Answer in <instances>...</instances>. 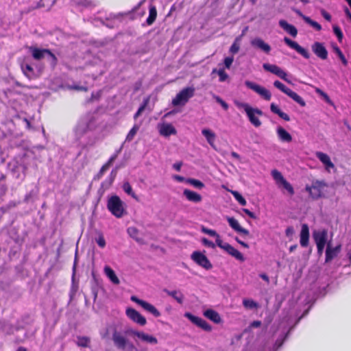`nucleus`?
<instances>
[{
  "instance_id": "nucleus-46",
  "label": "nucleus",
  "mask_w": 351,
  "mask_h": 351,
  "mask_svg": "<svg viewBox=\"0 0 351 351\" xmlns=\"http://www.w3.org/2000/svg\"><path fill=\"white\" fill-rule=\"evenodd\" d=\"M139 130V126L137 125H134L132 128L130 130L128 134L126 136L125 141H131L134 138V136L136 134L137 132Z\"/></svg>"
},
{
  "instance_id": "nucleus-35",
  "label": "nucleus",
  "mask_w": 351,
  "mask_h": 351,
  "mask_svg": "<svg viewBox=\"0 0 351 351\" xmlns=\"http://www.w3.org/2000/svg\"><path fill=\"white\" fill-rule=\"evenodd\" d=\"M47 62L49 64V66L52 70L55 69L56 66L58 65V58L56 53H53L52 51L49 49V53H47L46 57Z\"/></svg>"
},
{
  "instance_id": "nucleus-30",
  "label": "nucleus",
  "mask_w": 351,
  "mask_h": 351,
  "mask_svg": "<svg viewBox=\"0 0 351 351\" xmlns=\"http://www.w3.org/2000/svg\"><path fill=\"white\" fill-rule=\"evenodd\" d=\"M277 134L279 139L282 142L289 143L292 141L291 135L280 126L277 128Z\"/></svg>"
},
{
  "instance_id": "nucleus-19",
  "label": "nucleus",
  "mask_w": 351,
  "mask_h": 351,
  "mask_svg": "<svg viewBox=\"0 0 351 351\" xmlns=\"http://www.w3.org/2000/svg\"><path fill=\"white\" fill-rule=\"evenodd\" d=\"M300 243L303 247H307L309 243V228L308 226L306 223L302 225L300 234Z\"/></svg>"
},
{
  "instance_id": "nucleus-17",
  "label": "nucleus",
  "mask_w": 351,
  "mask_h": 351,
  "mask_svg": "<svg viewBox=\"0 0 351 351\" xmlns=\"http://www.w3.org/2000/svg\"><path fill=\"white\" fill-rule=\"evenodd\" d=\"M341 245H338L335 247H331L330 242L328 243L327 247L326 250V263L330 262L333 258H335L339 253L341 252Z\"/></svg>"
},
{
  "instance_id": "nucleus-26",
  "label": "nucleus",
  "mask_w": 351,
  "mask_h": 351,
  "mask_svg": "<svg viewBox=\"0 0 351 351\" xmlns=\"http://www.w3.org/2000/svg\"><path fill=\"white\" fill-rule=\"evenodd\" d=\"M163 291L168 295L172 297L178 304H182L184 302V296L179 290L170 291L167 289H164Z\"/></svg>"
},
{
  "instance_id": "nucleus-63",
  "label": "nucleus",
  "mask_w": 351,
  "mask_h": 351,
  "mask_svg": "<svg viewBox=\"0 0 351 351\" xmlns=\"http://www.w3.org/2000/svg\"><path fill=\"white\" fill-rule=\"evenodd\" d=\"M215 237H216V244L217 245L224 250V247L226 245H228V243H223L222 240L220 238V236L217 234V236H215Z\"/></svg>"
},
{
  "instance_id": "nucleus-27",
  "label": "nucleus",
  "mask_w": 351,
  "mask_h": 351,
  "mask_svg": "<svg viewBox=\"0 0 351 351\" xmlns=\"http://www.w3.org/2000/svg\"><path fill=\"white\" fill-rule=\"evenodd\" d=\"M204 315L215 324H220L222 319L220 315L213 309H207L204 312Z\"/></svg>"
},
{
  "instance_id": "nucleus-47",
  "label": "nucleus",
  "mask_w": 351,
  "mask_h": 351,
  "mask_svg": "<svg viewBox=\"0 0 351 351\" xmlns=\"http://www.w3.org/2000/svg\"><path fill=\"white\" fill-rule=\"evenodd\" d=\"M231 193L241 206H245L247 204V202L245 198L238 191H232Z\"/></svg>"
},
{
  "instance_id": "nucleus-12",
  "label": "nucleus",
  "mask_w": 351,
  "mask_h": 351,
  "mask_svg": "<svg viewBox=\"0 0 351 351\" xmlns=\"http://www.w3.org/2000/svg\"><path fill=\"white\" fill-rule=\"evenodd\" d=\"M285 43L291 49L295 50L299 54L303 56L305 59H309L311 57L310 53L304 47H301L298 43L291 40L288 37H285L283 39Z\"/></svg>"
},
{
  "instance_id": "nucleus-11",
  "label": "nucleus",
  "mask_w": 351,
  "mask_h": 351,
  "mask_svg": "<svg viewBox=\"0 0 351 351\" xmlns=\"http://www.w3.org/2000/svg\"><path fill=\"white\" fill-rule=\"evenodd\" d=\"M263 68L273 74H275L280 79L285 80L288 83H291V82L287 78V74L285 71H284L282 69L278 66L276 64H270L269 63H264L263 64Z\"/></svg>"
},
{
  "instance_id": "nucleus-48",
  "label": "nucleus",
  "mask_w": 351,
  "mask_h": 351,
  "mask_svg": "<svg viewBox=\"0 0 351 351\" xmlns=\"http://www.w3.org/2000/svg\"><path fill=\"white\" fill-rule=\"evenodd\" d=\"M90 339L87 337H78L77 345L80 347L86 348L88 347Z\"/></svg>"
},
{
  "instance_id": "nucleus-39",
  "label": "nucleus",
  "mask_w": 351,
  "mask_h": 351,
  "mask_svg": "<svg viewBox=\"0 0 351 351\" xmlns=\"http://www.w3.org/2000/svg\"><path fill=\"white\" fill-rule=\"evenodd\" d=\"M332 49H333L334 52L337 55V56L341 60L342 64L346 66L348 64V62L347 59L346 58L345 56L343 55V53H342L340 48L337 45H333Z\"/></svg>"
},
{
  "instance_id": "nucleus-60",
  "label": "nucleus",
  "mask_w": 351,
  "mask_h": 351,
  "mask_svg": "<svg viewBox=\"0 0 351 351\" xmlns=\"http://www.w3.org/2000/svg\"><path fill=\"white\" fill-rule=\"evenodd\" d=\"M202 232L206 234H208L209 236H211V237H215V236H217V233L215 230H211V229H208L207 228H205V227H202Z\"/></svg>"
},
{
  "instance_id": "nucleus-25",
  "label": "nucleus",
  "mask_w": 351,
  "mask_h": 351,
  "mask_svg": "<svg viewBox=\"0 0 351 351\" xmlns=\"http://www.w3.org/2000/svg\"><path fill=\"white\" fill-rule=\"evenodd\" d=\"M279 25L291 36L295 37L298 34V30L295 26L288 23L285 20H280Z\"/></svg>"
},
{
  "instance_id": "nucleus-34",
  "label": "nucleus",
  "mask_w": 351,
  "mask_h": 351,
  "mask_svg": "<svg viewBox=\"0 0 351 351\" xmlns=\"http://www.w3.org/2000/svg\"><path fill=\"white\" fill-rule=\"evenodd\" d=\"M142 308L152 314L155 317H158L161 315L160 311L154 305L146 301L143 304Z\"/></svg>"
},
{
  "instance_id": "nucleus-61",
  "label": "nucleus",
  "mask_w": 351,
  "mask_h": 351,
  "mask_svg": "<svg viewBox=\"0 0 351 351\" xmlns=\"http://www.w3.org/2000/svg\"><path fill=\"white\" fill-rule=\"evenodd\" d=\"M128 232L130 234V236L134 239H135L136 241L138 240L136 236L138 234V230L134 227H130L128 228Z\"/></svg>"
},
{
  "instance_id": "nucleus-14",
  "label": "nucleus",
  "mask_w": 351,
  "mask_h": 351,
  "mask_svg": "<svg viewBox=\"0 0 351 351\" xmlns=\"http://www.w3.org/2000/svg\"><path fill=\"white\" fill-rule=\"evenodd\" d=\"M125 313L131 320L140 326H145L147 323L146 319L134 308H128Z\"/></svg>"
},
{
  "instance_id": "nucleus-8",
  "label": "nucleus",
  "mask_w": 351,
  "mask_h": 351,
  "mask_svg": "<svg viewBox=\"0 0 351 351\" xmlns=\"http://www.w3.org/2000/svg\"><path fill=\"white\" fill-rule=\"evenodd\" d=\"M245 85L250 89L261 96L266 101H269L271 98V93L265 88L249 80L245 81Z\"/></svg>"
},
{
  "instance_id": "nucleus-62",
  "label": "nucleus",
  "mask_w": 351,
  "mask_h": 351,
  "mask_svg": "<svg viewBox=\"0 0 351 351\" xmlns=\"http://www.w3.org/2000/svg\"><path fill=\"white\" fill-rule=\"evenodd\" d=\"M114 181L107 178L105 181H104L101 184V188L104 190L108 189L113 183Z\"/></svg>"
},
{
  "instance_id": "nucleus-23",
  "label": "nucleus",
  "mask_w": 351,
  "mask_h": 351,
  "mask_svg": "<svg viewBox=\"0 0 351 351\" xmlns=\"http://www.w3.org/2000/svg\"><path fill=\"white\" fill-rule=\"evenodd\" d=\"M251 45L256 48L263 51L266 53H269L271 51V47L260 38H256L251 41Z\"/></svg>"
},
{
  "instance_id": "nucleus-6",
  "label": "nucleus",
  "mask_w": 351,
  "mask_h": 351,
  "mask_svg": "<svg viewBox=\"0 0 351 351\" xmlns=\"http://www.w3.org/2000/svg\"><path fill=\"white\" fill-rule=\"evenodd\" d=\"M107 208L117 218L123 217L125 213L123 208V202L117 195H113L108 199Z\"/></svg>"
},
{
  "instance_id": "nucleus-15",
  "label": "nucleus",
  "mask_w": 351,
  "mask_h": 351,
  "mask_svg": "<svg viewBox=\"0 0 351 351\" xmlns=\"http://www.w3.org/2000/svg\"><path fill=\"white\" fill-rule=\"evenodd\" d=\"M313 52L320 59L326 60L328 58V51L324 47V43L319 42H315L312 46Z\"/></svg>"
},
{
  "instance_id": "nucleus-10",
  "label": "nucleus",
  "mask_w": 351,
  "mask_h": 351,
  "mask_svg": "<svg viewBox=\"0 0 351 351\" xmlns=\"http://www.w3.org/2000/svg\"><path fill=\"white\" fill-rule=\"evenodd\" d=\"M184 317L189 319L193 324L201 328L206 332H210L212 330L211 326L206 322L204 319L197 316L193 315L191 313L186 312L184 313Z\"/></svg>"
},
{
  "instance_id": "nucleus-42",
  "label": "nucleus",
  "mask_w": 351,
  "mask_h": 351,
  "mask_svg": "<svg viewBox=\"0 0 351 351\" xmlns=\"http://www.w3.org/2000/svg\"><path fill=\"white\" fill-rule=\"evenodd\" d=\"M122 188L125 193L130 195L134 199H138L136 195L135 194V193H134L132 188L128 182H125L123 184Z\"/></svg>"
},
{
  "instance_id": "nucleus-20",
  "label": "nucleus",
  "mask_w": 351,
  "mask_h": 351,
  "mask_svg": "<svg viewBox=\"0 0 351 351\" xmlns=\"http://www.w3.org/2000/svg\"><path fill=\"white\" fill-rule=\"evenodd\" d=\"M21 68L23 74L29 80L35 79L38 77L34 68L32 67L30 63L24 61L21 64Z\"/></svg>"
},
{
  "instance_id": "nucleus-64",
  "label": "nucleus",
  "mask_w": 351,
  "mask_h": 351,
  "mask_svg": "<svg viewBox=\"0 0 351 351\" xmlns=\"http://www.w3.org/2000/svg\"><path fill=\"white\" fill-rule=\"evenodd\" d=\"M234 61V58L232 56L226 57L224 59V66L226 69H230L232 62Z\"/></svg>"
},
{
  "instance_id": "nucleus-24",
  "label": "nucleus",
  "mask_w": 351,
  "mask_h": 351,
  "mask_svg": "<svg viewBox=\"0 0 351 351\" xmlns=\"http://www.w3.org/2000/svg\"><path fill=\"white\" fill-rule=\"evenodd\" d=\"M224 250L230 255L235 258L237 260L243 262L245 261V258L243 255L238 251L237 249H235L234 247H232L229 243L226 245L224 247Z\"/></svg>"
},
{
  "instance_id": "nucleus-44",
  "label": "nucleus",
  "mask_w": 351,
  "mask_h": 351,
  "mask_svg": "<svg viewBox=\"0 0 351 351\" xmlns=\"http://www.w3.org/2000/svg\"><path fill=\"white\" fill-rule=\"evenodd\" d=\"M243 305L245 308L248 309L256 308L258 306V304L251 299H244L243 300Z\"/></svg>"
},
{
  "instance_id": "nucleus-16",
  "label": "nucleus",
  "mask_w": 351,
  "mask_h": 351,
  "mask_svg": "<svg viewBox=\"0 0 351 351\" xmlns=\"http://www.w3.org/2000/svg\"><path fill=\"white\" fill-rule=\"evenodd\" d=\"M312 237L316 245H326L328 239V231L326 229L314 230Z\"/></svg>"
},
{
  "instance_id": "nucleus-59",
  "label": "nucleus",
  "mask_w": 351,
  "mask_h": 351,
  "mask_svg": "<svg viewBox=\"0 0 351 351\" xmlns=\"http://www.w3.org/2000/svg\"><path fill=\"white\" fill-rule=\"evenodd\" d=\"M96 242L97 245L101 248H104L106 246V241L104 236L101 234H100L99 237L96 239Z\"/></svg>"
},
{
  "instance_id": "nucleus-56",
  "label": "nucleus",
  "mask_w": 351,
  "mask_h": 351,
  "mask_svg": "<svg viewBox=\"0 0 351 351\" xmlns=\"http://www.w3.org/2000/svg\"><path fill=\"white\" fill-rule=\"evenodd\" d=\"M213 98L215 99V101L219 104L221 107L225 110H227L229 108V106L228 104L225 101H223L220 97L217 96V95H213Z\"/></svg>"
},
{
  "instance_id": "nucleus-37",
  "label": "nucleus",
  "mask_w": 351,
  "mask_h": 351,
  "mask_svg": "<svg viewBox=\"0 0 351 351\" xmlns=\"http://www.w3.org/2000/svg\"><path fill=\"white\" fill-rule=\"evenodd\" d=\"M157 16V10L155 6L151 5L149 10V16L146 20V23L148 25H151L156 21Z\"/></svg>"
},
{
  "instance_id": "nucleus-36",
  "label": "nucleus",
  "mask_w": 351,
  "mask_h": 351,
  "mask_svg": "<svg viewBox=\"0 0 351 351\" xmlns=\"http://www.w3.org/2000/svg\"><path fill=\"white\" fill-rule=\"evenodd\" d=\"M202 134L206 138L207 142L211 146H213V143L216 137L215 134L209 129H203L202 130Z\"/></svg>"
},
{
  "instance_id": "nucleus-18",
  "label": "nucleus",
  "mask_w": 351,
  "mask_h": 351,
  "mask_svg": "<svg viewBox=\"0 0 351 351\" xmlns=\"http://www.w3.org/2000/svg\"><path fill=\"white\" fill-rule=\"evenodd\" d=\"M28 49L36 60H41L46 57L47 53H49V49H40L34 46H30Z\"/></svg>"
},
{
  "instance_id": "nucleus-4",
  "label": "nucleus",
  "mask_w": 351,
  "mask_h": 351,
  "mask_svg": "<svg viewBox=\"0 0 351 351\" xmlns=\"http://www.w3.org/2000/svg\"><path fill=\"white\" fill-rule=\"evenodd\" d=\"M114 346L122 351H133L134 346L119 331L114 329L112 335Z\"/></svg>"
},
{
  "instance_id": "nucleus-21",
  "label": "nucleus",
  "mask_w": 351,
  "mask_h": 351,
  "mask_svg": "<svg viewBox=\"0 0 351 351\" xmlns=\"http://www.w3.org/2000/svg\"><path fill=\"white\" fill-rule=\"evenodd\" d=\"M226 220L229 226L237 232L241 233L244 235H249L250 232L247 229L242 228L236 219L231 217H226Z\"/></svg>"
},
{
  "instance_id": "nucleus-29",
  "label": "nucleus",
  "mask_w": 351,
  "mask_h": 351,
  "mask_svg": "<svg viewBox=\"0 0 351 351\" xmlns=\"http://www.w3.org/2000/svg\"><path fill=\"white\" fill-rule=\"evenodd\" d=\"M316 156L325 165L326 169H328L334 167L333 163L326 154L318 152L316 153Z\"/></svg>"
},
{
  "instance_id": "nucleus-55",
  "label": "nucleus",
  "mask_w": 351,
  "mask_h": 351,
  "mask_svg": "<svg viewBox=\"0 0 351 351\" xmlns=\"http://www.w3.org/2000/svg\"><path fill=\"white\" fill-rule=\"evenodd\" d=\"M37 191L32 190L28 193H27L24 197V202L25 203H28L32 200V199L36 196Z\"/></svg>"
},
{
  "instance_id": "nucleus-58",
  "label": "nucleus",
  "mask_w": 351,
  "mask_h": 351,
  "mask_svg": "<svg viewBox=\"0 0 351 351\" xmlns=\"http://www.w3.org/2000/svg\"><path fill=\"white\" fill-rule=\"evenodd\" d=\"M108 168L109 167L106 164H104L100 169L98 173L94 177V180H99L104 175V172L106 171Z\"/></svg>"
},
{
  "instance_id": "nucleus-51",
  "label": "nucleus",
  "mask_w": 351,
  "mask_h": 351,
  "mask_svg": "<svg viewBox=\"0 0 351 351\" xmlns=\"http://www.w3.org/2000/svg\"><path fill=\"white\" fill-rule=\"evenodd\" d=\"M217 72L219 76V81L220 82H225L228 78V75L225 72L223 69H220L218 71H217L216 69H214L213 70V73Z\"/></svg>"
},
{
  "instance_id": "nucleus-40",
  "label": "nucleus",
  "mask_w": 351,
  "mask_h": 351,
  "mask_svg": "<svg viewBox=\"0 0 351 351\" xmlns=\"http://www.w3.org/2000/svg\"><path fill=\"white\" fill-rule=\"evenodd\" d=\"M186 183L193 186L197 189H202L205 186V184L202 181L195 178H186Z\"/></svg>"
},
{
  "instance_id": "nucleus-1",
  "label": "nucleus",
  "mask_w": 351,
  "mask_h": 351,
  "mask_svg": "<svg viewBox=\"0 0 351 351\" xmlns=\"http://www.w3.org/2000/svg\"><path fill=\"white\" fill-rule=\"evenodd\" d=\"M37 160L34 150H25L22 154L16 156L8 163V169L12 176L19 182H22L29 169H36Z\"/></svg>"
},
{
  "instance_id": "nucleus-33",
  "label": "nucleus",
  "mask_w": 351,
  "mask_h": 351,
  "mask_svg": "<svg viewBox=\"0 0 351 351\" xmlns=\"http://www.w3.org/2000/svg\"><path fill=\"white\" fill-rule=\"evenodd\" d=\"M247 29V27H245V29L243 31L241 35L237 36L235 39L231 47H230L229 51L233 54L237 53L240 49V43L241 40L242 36L245 34V31Z\"/></svg>"
},
{
  "instance_id": "nucleus-22",
  "label": "nucleus",
  "mask_w": 351,
  "mask_h": 351,
  "mask_svg": "<svg viewBox=\"0 0 351 351\" xmlns=\"http://www.w3.org/2000/svg\"><path fill=\"white\" fill-rule=\"evenodd\" d=\"M183 195L188 201L193 203H199L202 200V197L200 194L188 189H185L183 191Z\"/></svg>"
},
{
  "instance_id": "nucleus-2",
  "label": "nucleus",
  "mask_w": 351,
  "mask_h": 351,
  "mask_svg": "<svg viewBox=\"0 0 351 351\" xmlns=\"http://www.w3.org/2000/svg\"><path fill=\"white\" fill-rule=\"evenodd\" d=\"M90 123V119L89 117H84L80 119L75 128V136L77 141L82 147H85L87 145V142L84 141V136L88 134L89 131V125Z\"/></svg>"
},
{
  "instance_id": "nucleus-7",
  "label": "nucleus",
  "mask_w": 351,
  "mask_h": 351,
  "mask_svg": "<svg viewBox=\"0 0 351 351\" xmlns=\"http://www.w3.org/2000/svg\"><path fill=\"white\" fill-rule=\"evenodd\" d=\"M326 186L324 181L316 180L311 186L306 185L305 189L313 199H317L322 197V190Z\"/></svg>"
},
{
  "instance_id": "nucleus-32",
  "label": "nucleus",
  "mask_w": 351,
  "mask_h": 351,
  "mask_svg": "<svg viewBox=\"0 0 351 351\" xmlns=\"http://www.w3.org/2000/svg\"><path fill=\"white\" fill-rule=\"evenodd\" d=\"M104 272L113 284L119 285L120 283V280L117 276L115 272L110 267L106 266L104 268Z\"/></svg>"
},
{
  "instance_id": "nucleus-49",
  "label": "nucleus",
  "mask_w": 351,
  "mask_h": 351,
  "mask_svg": "<svg viewBox=\"0 0 351 351\" xmlns=\"http://www.w3.org/2000/svg\"><path fill=\"white\" fill-rule=\"evenodd\" d=\"M271 174L273 178L277 182V184H280L281 182H282L285 180L282 173L276 169L272 170Z\"/></svg>"
},
{
  "instance_id": "nucleus-50",
  "label": "nucleus",
  "mask_w": 351,
  "mask_h": 351,
  "mask_svg": "<svg viewBox=\"0 0 351 351\" xmlns=\"http://www.w3.org/2000/svg\"><path fill=\"white\" fill-rule=\"evenodd\" d=\"M274 86L286 95L290 90V88L287 87L285 84L278 80H276L274 82Z\"/></svg>"
},
{
  "instance_id": "nucleus-28",
  "label": "nucleus",
  "mask_w": 351,
  "mask_h": 351,
  "mask_svg": "<svg viewBox=\"0 0 351 351\" xmlns=\"http://www.w3.org/2000/svg\"><path fill=\"white\" fill-rule=\"evenodd\" d=\"M160 133L164 136H169L170 135L176 134L177 131L171 124L164 123L160 128Z\"/></svg>"
},
{
  "instance_id": "nucleus-9",
  "label": "nucleus",
  "mask_w": 351,
  "mask_h": 351,
  "mask_svg": "<svg viewBox=\"0 0 351 351\" xmlns=\"http://www.w3.org/2000/svg\"><path fill=\"white\" fill-rule=\"evenodd\" d=\"M191 258L195 263L205 269H210L213 267V265L208 258L199 251L193 252Z\"/></svg>"
},
{
  "instance_id": "nucleus-41",
  "label": "nucleus",
  "mask_w": 351,
  "mask_h": 351,
  "mask_svg": "<svg viewBox=\"0 0 351 351\" xmlns=\"http://www.w3.org/2000/svg\"><path fill=\"white\" fill-rule=\"evenodd\" d=\"M302 19L308 25H310L312 27H313L317 31H320L322 29V26L317 22L312 20L310 17L306 16H302Z\"/></svg>"
},
{
  "instance_id": "nucleus-5",
  "label": "nucleus",
  "mask_w": 351,
  "mask_h": 351,
  "mask_svg": "<svg viewBox=\"0 0 351 351\" xmlns=\"http://www.w3.org/2000/svg\"><path fill=\"white\" fill-rule=\"evenodd\" d=\"M195 88L193 86H189L182 89L172 100V105L174 106H184L189 100L195 95Z\"/></svg>"
},
{
  "instance_id": "nucleus-54",
  "label": "nucleus",
  "mask_w": 351,
  "mask_h": 351,
  "mask_svg": "<svg viewBox=\"0 0 351 351\" xmlns=\"http://www.w3.org/2000/svg\"><path fill=\"white\" fill-rule=\"evenodd\" d=\"M280 184H281L282 185L284 189H286L291 195L294 194V189H293V186L285 179L282 182H281Z\"/></svg>"
},
{
  "instance_id": "nucleus-13",
  "label": "nucleus",
  "mask_w": 351,
  "mask_h": 351,
  "mask_svg": "<svg viewBox=\"0 0 351 351\" xmlns=\"http://www.w3.org/2000/svg\"><path fill=\"white\" fill-rule=\"evenodd\" d=\"M125 333L129 335H133L137 337L138 339H141L143 341L149 343L150 344L156 345L158 343V340L155 337L146 334L143 332H140L132 329H128L125 331Z\"/></svg>"
},
{
  "instance_id": "nucleus-43",
  "label": "nucleus",
  "mask_w": 351,
  "mask_h": 351,
  "mask_svg": "<svg viewBox=\"0 0 351 351\" xmlns=\"http://www.w3.org/2000/svg\"><path fill=\"white\" fill-rule=\"evenodd\" d=\"M93 280H94V282L92 284V286H91V293L93 296V301L95 302L97 298L99 284L98 280L95 279L94 276H93Z\"/></svg>"
},
{
  "instance_id": "nucleus-3",
  "label": "nucleus",
  "mask_w": 351,
  "mask_h": 351,
  "mask_svg": "<svg viewBox=\"0 0 351 351\" xmlns=\"http://www.w3.org/2000/svg\"><path fill=\"white\" fill-rule=\"evenodd\" d=\"M234 104L237 108L244 109L249 119V121L256 128L261 126V121L256 117V114L263 115V112L261 110L258 108H254L251 107L248 104L239 101H234Z\"/></svg>"
},
{
  "instance_id": "nucleus-31",
  "label": "nucleus",
  "mask_w": 351,
  "mask_h": 351,
  "mask_svg": "<svg viewBox=\"0 0 351 351\" xmlns=\"http://www.w3.org/2000/svg\"><path fill=\"white\" fill-rule=\"evenodd\" d=\"M270 110L273 113L278 114L283 120L287 121H290L289 116L285 112H282L274 103L271 104Z\"/></svg>"
},
{
  "instance_id": "nucleus-57",
  "label": "nucleus",
  "mask_w": 351,
  "mask_h": 351,
  "mask_svg": "<svg viewBox=\"0 0 351 351\" xmlns=\"http://www.w3.org/2000/svg\"><path fill=\"white\" fill-rule=\"evenodd\" d=\"M78 289V286L75 285L74 282L72 283L70 291H69V298L70 301L73 300L77 291Z\"/></svg>"
},
{
  "instance_id": "nucleus-53",
  "label": "nucleus",
  "mask_w": 351,
  "mask_h": 351,
  "mask_svg": "<svg viewBox=\"0 0 351 351\" xmlns=\"http://www.w3.org/2000/svg\"><path fill=\"white\" fill-rule=\"evenodd\" d=\"M147 104H148L147 99L143 101V104L141 105V106L138 108L137 112L134 115V119H136L142 114V112L145 109Z\"/></svg>"
},
{
  "instance_id": "nucleus-38",
  "label": "nucleus",
  "mask_w": 351,
  "mask_h": 351,
  "mask_svg": "<svg viewBox=\"0 0 351 351\" xmlns=\"http://www.w3.org/2000/svg\"><path fill=\"white\" fill-rule=\"evenodd\" d=\"M287 95L291 97L293 101L298 103L301 106L304 107L306 106V103L304 100L296 93L290 89V90L287 93Z\"/></svg>"
},
{
  "instance_id": "nucleus-45",
  "label": "nucleus",
  "mask_w": 351,
  "mask_h": 351,
  "mask_svg": "<svg viewBox=\"0 0 351 351\" xmlns=\"http://www.w3.org/2000/svg\"><path fill=\"white\" fill-rule=\"evenodd\" d=\"M56 0H40L38 3L37 8H47L49 10L56 3Z\"/></svg>"
},
{
  "instance_id": "nucleus-52",
  "label": "nucleus",
  "mask_w": 351,
  "mask_h": 351,
  "mask_svg": "<svg viewBox=\"0 0 351 351\" xmlns=\"http://www.w3.org/2000/svg\"><path fill=\"white\" fill-rule=\"evenodd\" d=\"M333 32L337 36L338 41L341 43L343 38V34L340 29V27L336 25L332 26Z\"/></svg>"
}]
</instances>
